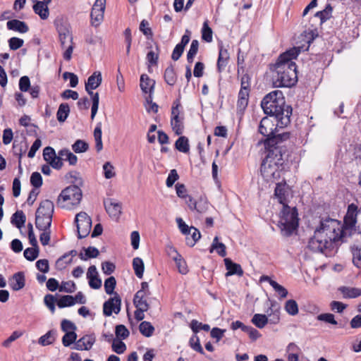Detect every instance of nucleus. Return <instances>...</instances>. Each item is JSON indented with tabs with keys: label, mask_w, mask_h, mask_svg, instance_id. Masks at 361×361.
Masks as SVG:
<instances>
[{
	"label": "nucleus",
	"mask_w": 361,
	"mask_h": 361,
	"mask_svg": "<svg viewBox=\"0 0 361 361\" xmlns=\"http://www.w3.org/2000/svg\"><path fill=\"white\" fill-rule=\"evenodd\" d=\"M56 336V330L51 329L47 332L44 335L42 336L39 340L38 343L42 346L51 345L54 343Z\"/></svg>",
	"instance_id": "cd10ccee"
},
{
	"label": "nucleus",
	"mask_w": 361,
	"mask_h": 361,
	"mask_svg": "<svg viewBox=\"0 0 361 361\" xmlns=\"http://www.w3.org/2000/svg\"><path fill=\"white\" fill-rule=\"evenodd\" d=\"M59 155L61 156L62 160H66L69 162L70 165H75L78 161L77 157L67 149H63L59 152Z\"/></svg>",
	"instance_id": "c9c22d12"
},
{
	"label": "nucleus",
	"mask_w": 361,
	"mask_h": 361,
	"mask_svg": "<svg viewBox=\"0 0 361 361\" xmlns=\"http://www.w3.org/2000/svg\"><path fill=\"white\" fill-rule=\"evenodd\" d=\"M332 10L331 6L327 4L324 10L317 12L313 18L319 20V25H322L331 17Z\"/></svg>",
	"instance_id": "bb28decb"
},
{
	"label": "nucleus",
	"mask_w": 361,
	"mask_h": 361,
	"mask_svg": "<svg viewBox=\"0 0 361 361\" xmlns=\"http://www.w3.org/2000/svg\"><path fill=\"white\" fill-rule=\"evenodd\" d=\"M87 279L89 280V286L93 289H99L102 286V280L99 277L97 268L91 265L87 272Z\"/></svg>",
	"instance_id": "2eb2a0df"
},
{
	"label": "nucleus",
	"mask_w": 361,
	"mask_h": 361,
	"mask_svg": "<svg viewBox=\"0 0 361 361\" xmlns=\"http://www.w3.org/2000/svg\"><path fill=\"white\" fill-rule=\"evenodd\" d=\"M191 231H192V233L191 234V237H186V244L187 245L190 247H193L196 242L200 238L201 234L198 229L196 228L191 226L190 227Z\"/></svg>",
	"instance_id": "09e8293b"
},
{
	"label": "nucleus",
	"mask_w": 361,
	"mask_h": 361,
	"mask_svg": "<svg viewBox=\"0 0 361 361\" xmlns=\"http://www.w3.org/2000/svg\"><path fill=\"white\" fill-rule=\"evenodd\" d=\"M54 209V206L53 202L49 200H45L40 202L36 213L40 214L42 216L53 217Z\"/></svg>",
	"instance_id": "aec40b11"
},
{
	"label": "nucleus",
	"mask_w": 361,
	"mask_h": 361,
	"mask_svg": "<svg viewBox=\"0 0 361 361\" xmlns=\"http://www.w3.org/2000/svg\"><path fill=\"white\" fill-rule=\"evenodd\" d=\"M338 290L345 298H355L361 295V289L357 288L341 286L338 288Z\"/></svg>",
	"instance_id": "c85d7f7f"
},
{
	"label": "nucleus",
	"mask_w": 361,
	"mask_h": 361,
	"mask_svg": "<svg viewBox=\"0 0 361 361\" xmlns=\"http://www.w3.org/2000/svg\"><path fill=\"white\" fill-rule=\"evenodd\" d=\"M32 8L35 13L39 15L41 19L46 20L48 18L49 11L47 4L43 1H37Z\"/></svg>",
	"instance_id": "a878e982"
},
{
	"label": "nucleus",
	"mask_w": 361,
	"mask_h": 361,
	"mask_svg": "<svg viewBox=\"0 0 361 361\" xmlns=\"http://www.w3.org/2000/svg\"><path fill=\"white\" fill-rule=\"evenodd\" d=\"M228 60L229 54L228 50L223 47H221L216 64L217 71L219 73L225 69L228 63Z\"/></svg>",
	"instance_id": "412c9836"
},
{
	"label": "nucleus",
	"mask_w": 361,
	"mask_h": 361,
	"mask_svg": "<svg viewBox=\"0 0 361 361\" xmlns=\"http://www.w3.org/2000/svg\"><path fill=\"white\" fill-rule=\"evenodd\" d=\"M298 214L296 207H290L288 204L283 205L280 214L278 226L283 236L288 237L298 227Z\"/></svg>",
	"instance_id": "20e7f679"
},
{
	"label": "nucleus",
	"mask_w": 361,
	"mask_h": 361,
	"mask_svg": "<svg viewBox=\"0 0 361 361\" xmlns=\"http://www.w3.org/2000/svg\"><path fill=\"white\" fill-rule=\"evenodd\" d=\"M165 82L170 86H173L177 81V75L173 65L168 66L164 75Z\"/></svg>",
	"instance_id": "c756f323"
},
{
	"label": "nucleus",
	"mask_w": 361,
	"mask_h": 361,
	"mask_svg": "<svg viewBox=\"0 0 361 361\" xmlns=\"http://www.w3.org/2000/svg\"><path fill=\"white\" fill-rule=\"evenodd\" d=\"M23 39L18 37H13L8 39L9 48L11 50H17L20 49L21 47H23Z\"/></svg>",
	"instance_id": "338daca9"
},
{
	"label": "nucleus",
	"mask_w": 361,
	"mask_h": 361,
	"mask_svg": "<svg viewBox=\"0 0 361 361\" xmlns=\"http://www.w3.org/2000/svg\"><path fill=\"white\" fill-rule=\"evenodd\" d=\"M224 264L228 271L226 274V276L232 275L242 276L243 275L244 272L240 264L233 262L230 258H225Z\"/></svg>",
	"instance_id": "f3484780"
},
{
	"label": "nucleus",
	"mask_w": 361,
	"mask_h": 361,
	"mask_svg": "<svg viewBox=\"0 0 361 361\" xmlns=\"http://www.w3.org/2000/svg\"><path fill=\"white\" fill-rule=\"evenodd\" d=\"M91 97L92 101V109H91V118L94 119L99 108V96L97 92L94 93L92 91L87 92Z\"/></svg>",
	"instance_id": "37998d69"
},
{
	"label": "nucleus",
	"mask_w": 361,
	"mask_h": 361,
	"mask_svg": "<svg viewBox=\"0 0 361 361\" xmlns=\"http://www.w3.org/2000/svg\"><path fill=\"white\" fill-rule=\"evenodd\" d=\"M317 319L333 325H336L338 324L335 319L334 315L331 313L320 314L317 317Z\"/></svg>",
	"instance_id": "680f3d73"
},
{
	"label": "nucleus",
	"mask_w": 361,
	"mask_h": 361,
	"mask_svg": "<svg viewBox=\"0 0 361 361\" xmlns=\"http://www.w3.org/2000/svg\"><path fill=\"white\" fill-rule=\"evenodd\" d=\"M25 285V274L23 271L14 274L10 280V286L13 290H19L24 288Z\"/></svg>",
	"instance_id": "6ab92c4d"
},
{
	"label": "nucleus",
	"mask_w": 361,
	"mask_h": 361,
	"mask_svg": "<svg viewBox=\"0 0 361 361\" xmlns=\"http://www.w3.org/2000/svg\"><path fill=\"white\" fill-rule=\"evenodd\" d=\"M251 322L257 328L262 329L269 322V319L265 314H255L252 317Z\"/></svg>",
	"instance_id": "58836bf2"
},
{
	"label": "nucleus",
	"mask_w": 361,
	"mask_h": 361,
	"mask_svg": "<svg viewBox=\"0 0 361 361\" xmlns=\"http://www.w3.org/2000/svg\"><path fill=\"white\" fill-rule=\"evenodd\" d=\"M261 106L265 114L274 117L279 128L287 127L290 123L293 109L286 104L283 94L280 90H274L264 96Z\"/></svg>",
	"instance_id": "7ed1b4c3"
},
{
	"label": "nucleus",
	"mask_w": 361,
	"mask_h": 361,
	"mask_svg": "<svg viewBox=\"0 0 361 361\" xmlns=\"http://www.w3.org/2000/svg\"><path fill=\"white\" fill-rule=\"evenodd\" d=\"M202 38L207 42L212 41V30L209 27L207 22H204L202 30Z\"/></svg>",
	"instance_id": "052dcab7"
},
{
	"label": "nucleus",
	"mask_w": 361,
	"mask_h": 361,
	"mask_svg": "<svg viewBox=\"0 0 361 361\" xmlns=\"http://www.w3.org/2000/svg\"><path fill=\"white\" fill-rule=\"evenodd\" d=\"M133 267L135 271V274L139 279L143 277V273L145 269L144 262L140 257H135L133 260Z\"/></svg>",
	"instance_id": "e433bc0d"
},
{
	"label": "nucleus",
	"mask_w": 361,
	"mask_h": 361,
	"mask_svg": "<svg viewBox=\"0 0 361 361\" xmlns=\"http://www.w3.org/2000/svg\"><path fill=\"white\" fill-rule=\"evenodd\" d=\"M56 304L59 308H64L74 305L73 296L71 295H62L59 300L56 301Z\"/></svg>",
	"instance_id": "49530a36"
},
{
	"label": "nucleus",
	"mask_w": 361,
	"mask_h": 361,
	"mask_svg": "<svg viewBox=\"0 0 361 361\" xmlns=\"http://www.w3.org/2000/svg\"><path fill=\"white\" fill-rule=\"evenodd\" d=\"M290 188L285 180L276 183L274 195L282 205L288 204V197L289 196Z\"/></svg>",
	"instance_id": "ddd939ff"
},
{
	"label": "nucleus",
	"mask_w": 361,
	"mask_h": 361,
	"mask_svg": "<svg viewBox=\"0 0 361 361\" xmlns=\"http://www.w3.org/2000/svg\"><path fill=\"white\" fill-rule=\"evenodd\" d=\"M6 27L10 30L17 31L20 33H25L29 30V27L25 22L16 19L8 20L6 23Z\"/></svg>",
	"instance_id": "4be33fe9"
},
{
	"label": "nucleus",
	"mask_w": 361,
	"mask_h": 361,
	"mask_svg": "<svg viewBox=\"0 0 361 361\" xmlns=\"http://www.w3.org/2000/svg\"><path fill=\"white\" fill-rule=\"evenodd\" d=\"M139 330L143 336L150 337L154 334V327L150 322L144 321L140 324Z\"/></svg>",
	"instance_id": "ea45409f"
},
{
	"label": "nucleus",
	"mask_w": 361,
	"mask_h": 361,
	"mask_svg": "<svg viewBox=\"0 0 361 361\" xmlns=\"http://www.w3.org/2000/svg\"><path fill=\"white\" fill-rule=\"evenodd\" d=\"M26 221V216L22 210L16 211L11 216V223L18 228H21Z\"/></svg>",
	"instance_id": "7c9ffc66"
},
{
	"label": "nucleus",
	"mask_w": 361,
	"mask_h": 361,
	"mask_svg": "<svg viewBox=\"0 0 361 361\" xmlns=\"http://www.w3.org/2000/svg\"><path fill=\"white\" fill-rule=\"evenodd\" d=\"M155 85V81L147 75L142 74L140 77V88L145 93L152 94Z\"/></svg>",
	"instance_id": "b1692460"
},
{
	"label": "nucleus",
	"mask_w": 361,
	"mask_h": 361,
	"mask_svg": "<svg viewBox=\"0 0 361 361\" xmlns=\"http://www.w3.org/2000/svg\"><path fill=\"white\" fill-rule=\"evenodd\" d=\"M307 247L312 252H317L324 254L326 256H330L331 251L336 247L333 243L329 241L324 238L319 231H314V235L308 242Z\"/></svg>",
	"instance_id": "0eeeda50"
},
{
	"label": "nucleus",
	"mask_w": 361,
	"mask_h": 361,
	"mask_svg": "<svg viewBox=\"0 0 361 361\" xmlns=\"http://www.w3.org/2000/svg\"><path fill=\"white\" fill-rule=\"evenodd\" d=\"M106 212L111 217L118 218L121 214L122 204L114 199H106L104 201Z\"/></svg>",
	"instance_id": "4468645a"
},
{
	"label": "nucleus",
	"mask_w": 361,
	"mask_h": 361,
	"mask_svg": "<svg viewBox=\"0 0 361 361\" xmlns=\"http://www.w3.org/2000/svg\"><path fill=\"white\" fill-rule=\"evenodd\" d=\"M115 334L118 338L123 340L126 339L130 335L128 329L123 324L116 326Z\"/></svg>",
	"instance_id": "4d7b16f0"
},
{
	"label": "nucleus",
	"mask_w": 361,
	"mask_h": 361,
	"mask_svg": "<svg viewBox=\"0 0 361 361\" xmlns=\"http://www.w3.org/2000/svg\"><path fill=\"white\" fill-rule=\"evenodd\" d=\"M351 252L353 254V262L357 268L361 267V247L357 245L351 247Z\"/></svg>",
	"instance_id": "de8ad7c7"
},
{
	"label": "nucleus",
	"mask_w": 361,
	"mask_h": 361,
	"mask_svg": "<svg viewBox=\"0 0 361 361\" xmlns=\"http://www.w3.org/2000/svg\"><path fill=\"white\" fill-rule=\"evenodd\" d=\"M85 254L82 252L79 253V257L83 261H86L90 258H96L99 256V252L97 248L90 246L87 248L83 247Z\"/></svg>",
	"instance_id": "473e14b6"
},
{
	"label": "nucleus",
	"mask_w": 361,
	"mask_h": 361,
	"mask_svg": "<svg viewBox=\"0 0 361 361\" xmlns=\"http://www.w3.org/2000/svg\"><path fill=\"white\" fill-rule=\"evenodd\" d=\"M116 285V281L114 276H110L106 279L104 281V289L105 292L108 295H114L115 292H114V288Z\"/></svg>",
	"instance_id": "603ef678"
},
{
	"label": "nucleus",
	"mask_w": 361,
	"mask_h": 361,
	"mask_svg": "<svg viewBox=\"0 0 361 361\" xmlns=\"http://www.w3.org/2000/svg\"><path fill=\"white\" fill-rule=\"evenodd\" d=\"M288 140V134L264 140L266 155L261 164L260 173L267 182H273L281 178L288 157L286 146Z\"/></svg>",
	"instance_id": "f257e3e1"
},
{
	"label": "nucleus",
	"mask_w": 361,
	"mask_h": 361,
	"mask_svg": "<svg viewBox=\"0 0 361 361\" xmlns=\"http://www.w3.org/2000/svg\"><path fill=\"white\" fill-rule=\"evenodd\" d=\"M52 217L42 216L35 213V226L39 231L49 229L51 225Z\"/></svg>",
	"instance_id": "5701e85b"
},
{
	"label": "nucleus",
	"mask_w": 361,
	"mask_h": 361,
	"mask_svg": "<svg viewBox=\"0 0 361 361\" xmlns=\"http://www.w3.org/2000/svg\"><path fill=\"white\" fill-rule=\"evenodd\" d=\"M70 113V107L67 103H62L59 105L56 113V117L59 122H64Z\"/></svg>",
	"instance_id": "f704fd0d"
},
{
	"label": "nucleus",
	"mask_w": 361,
	"mask_h": 361,
	"mask_svg": "<svg viewBox=\"0 0 361 361\" xmlns=\"http://www.w3.org/2000/svg\"><path fill=\"white\" fill-rule=\"evenodd\" d=\"M173 260L176 262L178 271L181 274H186L188 271V269L186 262L182 256L180 254H176V257H173Z\"/></svg>",
	"instance_id": "c03bdc74"
},
{
	"label": "nucleus",
	"mask_w": 361,
	"mask_h": 361,
	"mask_svg": "<svg viewBox=\"0 0 361 361\" xmlns=\"http://www.w3.org/2000/svg\"><path fill=\"white\" fill-rule=\"evenodd\" d=\"M276 127H278L276 124L275 125L274 121L270 118L265 116L261 120L259 123L258 131L260 134L267 137L266 139L281 136L284 134H288V138L290 137V133L288 132L275 135L274 130L276 129Z\"/></svg>",
	"instance_id": "9d476101"
},
{
	"label": "nucleus",
	"mask_w": 361,
	"mask_h": 361,
	"mask_svg": "<svg viewBox=\"0 0 361 361\" xmlns=\"http://www.w3.org/2000/svg\"><path fill=\"white\" fill-rule=\"evenodd\" d=\"M95 343V337L93 335H85L75 342L74 349L78 350H88Z\"/></svg>",
	"instance_id": "dca6fc26"
},
{
	"label": "nucleus",
	"mask_w": 361,
	"mask_h": 361,
	"mask_svg": "<svg viewBox=\"0 0 361 361\" xmlns=\"http://www.w3.org/2000/svg\"><path fill=\"white\" fill-rule=\"evenodd\" d=\"M357 214V207L354 204L348 205L347 214L345 216V224L354 226L356 224V216Z\"/></svg>",
	"instance_id": "393cba45"
},
{
	"label": "nucleus",
	"mask_w": 361,
	"mask_h": 361,
	"mask_svg": "<svg viewBox=\"0 0 361 361\" xmlns=\"http://www.w3.org/2000/svg\"><path fill=\"white\" fill-rule=\"evenodd\" d=\"M199 42L197 39H193L191 42L190 49L187 54V61L189 63H192L194 58L198 51Z\"/></svg>",
	"instance_id": "a18cd8bd"
},
{
	"label": "nucleus",
	"mask_w": 361,
	"mask_h": 361,
	"mask_svg": "<svg viewBox=\"0 0 361 361\" xmlns=\"http://www.w3.org/2000/svg\"><path fill=\"white\" fill-rule=\"evenodd\" d=\"M88 144L82 140H76L72 145V149L75 153L85 152L88 149Z\"/></svg>",
	"instance_id": "13d9d810"
},
{
	"label": "nucleus",
	"mask_w": 361,
	"mask_h": 361,
	"mask_svg": "<svg viewBox=\"0 0 361 361\" xmlns=\"http://www.w3.org/2000/svg\"><path fill=\"white\" fill-rule=\"evenodd\" d=\"M183 116L171 117V126L173 130L178 135H181L183 133Z\"/></svg>",
	"instance_id": "2f4dec72"
},
{
	"label": "nucleus",
	"mask_w": 361,
	"mask_h": 361,
	"mask_svg": "<svg viewBox=\"0 0 361 361\" xmlns=\"http://www.w3.org/2000/svg\"><path fill=\"white\" fill-rule=\"evenodd\" d=\"M102 123H98L94 130V137L95 140V148L97 152H100L103 149L102 140Z\"/></svg>",
	"instance_id": "72a5a7b5"
},
{
	"label": "nucleus",
	"mask_w": 361,
	"mask_h": 361,
	"mask_svg": "<svg viewBox=\"0 0 361 361\" xmlns=\"http://www.w3.org/2000/svg\"><path fill=\"white\" fill-rule=\"evenodd\" d=\"M61 47L65 49L63 56L68 61L71 59L73 50V35L69 27L65 25H60L57 27Z\"/></svg>",
	"instance_id": "6e6552de"
},
{
	"label": "nucleus",
	"mask_w": 361,
	"mask_h": 361,
	"mask_svg": "<svg viewBox=\"0 0 361 361\" xmlns=\"http://www.w3.org/2000/svg\"><path fill=\"white\" fill-rule=\"evenodd\" d=\"M285 310L292 316H295L298 313V305L295 300H288L285 304Z\"/></svg>",
	"instance_id": "3c124183"
},
{
	"label": "nucleus",
	"mask_w": 361,
	"mask_h": 361,
	"mask_svg": "<svg viewBox=\"0 0 361 361\" xmlns=\"http://www.w3.org/2000/svg\"><path fill=\"white\" fill-rule=\"evenodd\" d=\"M61 330L65 333L71 332L72 331H75L77 329L76 325L68 319L62 320L61 323Z\"/></svg>",
	"instance_id": "774afa93"
},
{
	"label": "nucleus",
	"mask_w": 361,
	"mask_h": 361,
	"mask_svg": "<svg viewBox=\"0 0 361 361\" xmlns=\"http://www.w3.org/2000/svg\"><path fill=\"white\" fill-rule=\"evenodd\" d=\"M189 343L192 349H193L196 352L200 353L202 355L204 354V351L200 342V338L197 335H193L190 338Z\"/></svg>",
	"instance_id": "864d4df0"
},
{
	"label": "nucleus",
	"mask_w": 361,
	"mask_h": 361,
	"mask_svg": "<svg viewBox=\"0 0 361 361\" xmlns=\"http://www.w3.org/2000/svg\"><path fill=\"white\" fill-rule=\"evenodd\" d=\"M250 90L240 89L238 93V106L245 109L248 104Z\"/></svg>",
	"instance_id": "79ce46f5"
},
{
	"label": "nucleus",
	"mask_w": 361,
	"mask_h": 361,
	"mask_svg": "<svg viewBox=\"0 0 361 361\" xmlns=\"http://www.w3.org/2000/svg\"><path fill=\"white\" fill-rule=\"evenodd\" d=\"M121 298L117 293H114V296L110 298L103 305V313L105 316L109 317L113 312L118 314L121 311Z\"/></svg>",
	"instance_id": "9b49d317"
},
{
	"label": "nucleus",
	"mask_w": 361,
	"mask_h": 361,
	"mask_svg": "<svg viewBox=\"0 0 361 361\" xmlns=\"http://www.w3.org/2000/svg\"><path fill=\"white\" fill-rule=\"evenodd\" d=\"M105 4V2L99 3V1L97 0L94 2L90 13L92 25L97 27L100 25L103 20Z\"/></svg>",
	"instance_id": "f8f14e48"
},
{
	"label": "nucleus",
	"mask_w": 361,
	"mask_h": 361,
	"mask_svg": "<svg viewBox=\"0 0 361 361\" xmlns=\"http://www.w3.org/2000/svg\"><path fill=\"white\" fill-rule=\"evenodd\" d=\"M219 238L216 236L214 238L209 252L212 253L214 250L221 257L226 255V246L222 243H219Z\"/></svg>",
	"instance_id": "4c0bfd02"
},
{
	"label": "nucleus",
	"mask_w": 361,
	"mask_h": 361,
	"mask_svg": "<svg viewBox=\"0 0 361 361\" xmlns=\"http://www.w3.org/2000/svg\"><path fill=\"white\" fill-rule=\"evenodd\" d=\"M102 77L99 71L94 72L87 79L85 82V90L86 92L92 91L97 89L102 83Z\"/></svg>",
	"instance_id": "a211bd4d"
},
{
	"label": "nucleus",
	"mask_w": 361,
	"mask_h": 361,
	"mask_svg": "<svg viewBox=\"0 0 361 361\" xmlns=\"http://www.w3.org/2000/svg\"><path fill=\"white\" fill-rule=\"evenodd\" d=\"M190 328L195 334L198 333L200 330L209 331L210 329V326L209 324H202L195 319L192 320L190 323Z\"/></svg>",
	"instance_id": "5fc2aeb1"
},
{
	"label": "nucleus",
	"mask_w": 361,
	"mask_h": 361,
	"mask_svg": "<svg viewBox=\"0 0 361 361\" xmlns=\"http://www.w3.org/2000/svg\"><path fill=\"white\" fill-rule=\"evenodd\" d=\"M75 222L77 224L78 238L82 239L87 237L92 227L91 218L87 213L81 212L75 216Z\"/></svg>",
	"instance_id": "1a4fd4ad"
},
{
	"label": "nucleus",
	"mask_w": 361,
	"mask_h": 361,
	"mask_svg": "<svg viewBox=\"0 0 361 361\" xmlns=\"http://www.w3.org/2000/svg\"><path fill=\"white\" fill-rule=\"evenodd\" d=\"M300 53L298 48L290 49L281 54L276 62L271 66L273 73V84L279 87H290L298 81L297 66L292 60Z\"/></svg>",
	"instance_id": "f03ea898"
},
{
	"label": "nucleus",
	"mask_w": 361,
	"mask_h": 361,
	"mask_svg": "<svg viewBox=\"0 0 361 361\" xmlns=\"http://www.w3.org/2000/svg\"><path fill=\"white\" fill-rule=\"evenodd\" d=\"M175 147L178 151H180L181 152H183V153L188 152L190 150L188 139L185 136H180L176 141Z\"/></svg>",
	"instance_id": "a19ab883"
},
{
	"label": "nucleus",
	"mask_w": 361,
	"mask_h": 361,
	"mask_svg": "<svg viewBox=\"0 0 361 361\" xmlns=\"http://www.w3.org/2000/svg\"><path fill=\"white\" fill-rule=\"evenodd\" d=\"M39 252V248L27 247L24 250V257L28 261H34L37 258Z\"/></svg>",
	"instance_id": "bf43d9fd"
},
{
	"label": "nucleus",
	"mask_w": 361,
	"mask_h": 361,
	"mask_svg": "<svg viewBox=\"0 0 361 361\" xmlns=\"http://www.w3.org/2000/svg\"><path fill=\"white\" fill-rule=\"evenodd\" d=\"M56 298L51 294H47L44 296V302L46 306L49 309L52 314L55 312V302Z\"/></svg>",
	"instance_id": "69168bd1"
},
{
	"label": "nucleus",
	"mask_w": 361,
	"mask_h": 361,
	"mask_svg": "<svg viewBox=\"0 0 361 361\" xmlns=\"http://www.w3.org/2000/svg\"><path fill=\"white\" fill-rule=\"evenodd\" d=\"M82 193L77 185H71L63 189L57 199V204L66 209H71L78 205L81 201Z\"/></svg>",
	"instance_id": "423d86ee"
},
{
	"label": "nucleus",
	"mask_w": 361,
	"mask_h": 361,
	"mask_svg": "<svg viewBox=\"0 0 361 361\" xmlns=\"http://www.w3.org/2000/svg\"><path fill=\"white\" fill-rule=\"evenodd\" d=\"M60 292H65L68 293H72L76 290V285L72 281H63L61 285L59 288Z\"/></svg>",
	"instance_id": "6e6d98bb"
},
{
	"label": "nucleus",
	"mask_w": 361,
	"mask_h": 361,
	"mask_svg": "<svg viewBox=\"0 0 361 361\" xmlns=\"http://www.w3.org/2000/svg\"><path fill=\"white\" fill-rule=\"evenodd\" d=\"M271 286L279 295L280 298H285L288 295V290L281 285L279 284L276 281L271 282Z\"/></svg>",
	"instance_id": "0e129e2a"
},
{
	"label": "nucleus",
	"mask_w": 361,
	"mask_h": 361,
	"mask_svg": "<svg viewBox=\"0 0 361 361\" xmlns=\"http://www.w3.org/2000/svg\"><path fill=\"white\" fill-rule=\"evenodd\" d=\"M77 334L75 331L66 332L62 338V343L65 347L70 346L77 341Z\"/></svg>",
	"instance_id": "8fccbe9b"
},
{
	"label": "nucleus",
	"mask_w": 361,
	"mask_h": 361,
	"mask_svg": "<svg viewBox=\"0 0 361 361\" xmlns=\"http://www.w3.org/2000/svg\"><path fill=\"white\" fill-rule=\"evenodd\" d=\"M209 207L210 204L206 200L200 199L198 202H196L195 209L197 212L203 214L209 209Z\"/></svg>",
	"instance_id": "e2e57ef3"
},
{
	"label": "nucleus",
	"mask_w": 361,
	"mask_h": 361,
	"mask_svg": "<svg viewBox=\"0 0 361 361\" xmlns=\"http://www.w3.org/2000/svg\"><path fill=\"white\" fill-rule=\"evenodd\" d=\"M315 231H319L322 235H324L325 238L332 242L336 247H337V243L343 237L344 233L339 222L331 218L322 219L319 227Z\"/></svg>",
	"instance_id": "39448f33"
}]
</instances>
